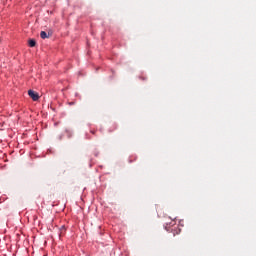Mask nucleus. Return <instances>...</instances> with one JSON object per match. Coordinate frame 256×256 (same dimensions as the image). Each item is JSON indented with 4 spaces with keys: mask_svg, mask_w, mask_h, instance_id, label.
Wrapping results in <instances>:
<instances>
[{
    "mask_svg": "<svg viewBox=\"0 0 256 256\" xmlns=\"http://www.w3.org/2000/svg\"><path fill=\"white\" fill-rule=\"evenodd\" d=\"M28 95L32 99V101H39V93H37L33 90H29Z\"/></svg>",
    "mask_w": 256,
    "mask_h": 256,
    "instance_id": "1",
    "label": "nucleus"
},
{
    "mask_svg": "<svg viewBox=\"0 0 256 256\" xmlns=\"http://www.w3.org/2000/svg\"><path fill=\"white\" fill-rule=\"evenodd\" d=\"M51 35H52V33H47L45 31L40 32L41 39H49V37H51Z\"/></svg>",
    "mask_w": 256,
    "mask_h": 256,
    "instance_id": "2",
    "label": "nucleus"
},
{
    "mask_svg": "<svg viewBox=\"0 0 256 256\" xmlns=\"http://www.w3.org/2000/svg\"><path fill=\"white\" fill-rule=\"evenodd\" d=\"M91 133L95 134V131H91Z\"/></svg>",
    "mask_w": 256,
    "mask_h": 256,
    "instance_id": "4",
    "label": "nucleus"
},
{
    "mask_svg": "<svg viewBox=\"0 0 256 256\" xmlns=\"http://www.w3.org/2000/svg\"><path fill=\"white\" fill-rule=\"evenodd\" d=\"M29 47H35L37 45V42L34 39L29 40L28 42Z\"/></svg>",
    "mask_w": 256,
    "mask_h": 256,
    "instance_id": "3",
    "label": "nucleus"
}]
</instances>
